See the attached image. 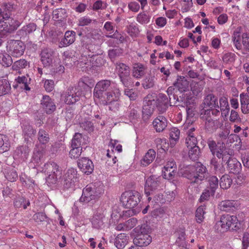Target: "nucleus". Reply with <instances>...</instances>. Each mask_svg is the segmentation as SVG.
<instances>
[{
    "instance_id": "obj_60",
    "label": "nucleus",
    "mask_w": 249,
    "mask_h": 249,
    "mask_svg": "<svg viewBox=\"0 0 249 249\" xmlns=\"http://www.w3.org/2000/svg\"><path fill=\"white\" fill-rule=\"evenodd\" d=\"M64 177L75 182L77 179V171L74 168L69 169L65 173Z\"/></svg>"
},
{
    "instance_id": "obj_53",
    "label": "nucleus",
    "mask_w": 249,
    "mask_h": 249,
    "mask_svg": "<svg viewBox=\"0 0 249 249\" xmlns=\"http://www.w3.org/2000/svg\"><path fill=\"white\" fill-rule=\"evenodd\" d=\"M29 65V62L24 59H20L15 61L13 65L12 69L14 70H17L20 69L25 68Z\"/></svg>"
},
{
    "instance_id": "obj_31",
    "label": "nucleus",
    "mask_w": 249,
    "mask_h": 249,
    "mask_svg": "<svg viewBox=\"0 0 249 249\" xmlns=\"http://www.w3.org/2000/svg\"><path fill=\"white\" fill-rule=\"evenodd\" d=\"M128 237L125 233L119 234L115 238V245L118 249H123L127 244Z\"/></svg>"
},
{
    "instance_id": "obj_57",
    "label": "nucleus",
    "mask_w": 249,
    "mask_h": 249,
    "mask_svg": "<svg viewBox=\"0 0 249 249\" xmlns=\"http://www.w3.org/2000/svg\"><path fill=\"white\" fill-rule=\"evenodd\" d=\"M179 99L177 95H173L172 96V104H173L174 106H181L185 107L187 102H186V99L181 98Z\"/></svg>"
},
{
    "instance_id": "obj_28",
    "label": "nucleus",
    "mask_w": 249,
    "mask_h": 249,
    "mask_svg": "<svg viewBox=\"0 0 249 249\" xmlns=\"http://www.w3.org/2000/svg\"><path fill=\"white\" fill-rule=\"evenodd\" d=\"M204 106L210 108H219L217 98L213 94H208L204 100Z\"/></svg>"
},
{
    "instance_id": "obj_5",
    "label": "nucleus",
    "mask_w": 249,
    "mask_h": 249,
    "mask_svg": "<svg viewBox=\"0 0 249 249\" xmlns=\"http://www.w3.org/2000/svg\"><path fill=\"white\" fill-rule=\"evenodd\" d=\"M25 47L21 40L11 39L7 42V51L12 57H19L23 54Z\"/></svg>"
},
{
    "instance_id": "obj_64",
    "label": "nucleus",
    "mask_w": 249,
    "mask_h": 249,
    "mask_svg": "<svg viewBox=\"0 0 249 249\" xmlns=\"http://www.w3.org/2000/svg\"><path fill=\"white\" fill-rule=\"evenodd\" d=\"M48 176L46 178V181L48 186H52L56 184L58 181V178H60L61 176L47 175Z\"/></svg>"
},
{
    "instance_id": "obj_41",
    "label": "nucleus",
    "mask_w": 249,
    "mask_h": 249,
    "mask_svg": "<svg viewBox=\"0 0 249 249\" xmlns=\"http://www.w3.org/2000/svg\"><path fill=\"white\" fill-rule=\"evenodd\" d=\"M244 217L245 214L242 213L239 214L238 216H235V219H234V231L243 230L244 228Z\"/></svg>"
},
{
    "instance_id": "obj_21",
    "label": "nucleus",
    "mask_w": 249,
    "mask_h": 249,
    "mask_svg": "<svg viewBox=\"0 0 249 249\" xmlns=\"http://www.w3.org/2000/svg\"><path fill=\"white\" fill-rule=\"evenodd\" d=\"M152 124L156 131L157 132H160L167 127V120L163 116L160 115L154 120Z\"/></svg>"
},
{
    "instance_id": "obj_8",
    "label": "nucleus",
    "mask_w": 249,
    "mask_h": 249,
    "mask_svg": "<svg viewBox=\"0 0 249 249\" xmlns=\"http://www.w3.org/2000/svg\"><path fill=\"white\" fill-rule=\"evenodd\" d=\"M160 181L159 178L155 176H151L145 179L144 184V193L146 196L153 194V192L158 189Z\"/></svg>"
},
{
    "instance_id": "obj_34",
    "label": "nucleus",
    "mask_w": 249,
    "mask_h": 249,
    "mask_svg": "<svg viewBox=\"0 0 249 249\" xmlns=\"http://www.w3.org/2000/svg\"><path fill=\"white\" fill-rule=\"evenodd\" d=\"M156 152L153 149H149L141 160V164L146 166L151 163L155 158Z\"/></svg>"
},
{
    "instance_id": "obj_42",
    "label": "nucleus",
    "mask_w": 249,
    "mask_h": 249,
    "mask_svg": "<svg viewBox=\"0 0 249 249\" xmlns=\"http://www.w3.org/2000/svg\"><path fill=\"white\" fill-rule=\"evenodd\" d=\"M10 143L7 136L0 134V153L7 151L10 147Z\"/></svg>"
},
{
    "instance_id": "obj_24",
    "label": "nucleus",
    "mask_w": 249,
    "mask_h": 249,
    "mask_svg": "<svg viewBox=\"0 0 249 249\" xmlns=\"http://www.w3.org/2000/svg\"><path fill=\"white\" fill-rule=\"evenodd\" d=\"M36 130L32 126L29 124H25L23 126V134L24 140L28 144L31 142L33 138L35 137Z\"/></svg>"
},
{
    "instance_id": "obj_38",
    "label": "nucleus",
    "mask_w": 249,
    "mask_h": 249,
    "mask_svg": "<svg viewBox=\"0 0 249 249\" xmlns=\"http://www.w3.org/2000/svg\"><path fill=\"white\" fill-rule=\"evenodd\" d=\"M219 104L220 107H219L220 108L221 115L226 118L228 115L230 110L227 99L225 97H221L219 99Z\"/></svg>"
},
{
    "instance_id": "obj_26",
    "label": "nucleus",
    "mask_w": 249,
    "mask_h": 249,
    "mask_svg": "<svg viewBox=\"0 0 249 249\" xmlns=\"http://www.w3.org/2000/svg\"><path fill=\"white\" fill-rule=\"evenodd\" d=\"M247 91L248 93H242L240 95L241 110L244 114L249 113V87Z\"/></svg>"
},
{
    "instance_id": "obj_36",
    "label": "nucleus",
    "mask_w": 249,
    "mask_h": 249,
    "mask_svg": "<svg viewBox=\"0 0 249 249\" xmlns=\"http://www.w3.org/2000/svg\"><path fill=\"white\" fill-rule=\"evenodd\" d=\"M11 89V85L7 79L0 80V96L10 93Z\"/></svg>"
},
{
    "instance_id": "obj_50",
    "label": "nucleus",
    "mask_w": 249,
    "mask_h": 249,
    "mask_svg": "<svg viewBox=\"0 0 249 249\" xmlns=\"http://www.w3.org/2000/svg\"><path fill=\"white\" fill-rule=\"evenodd\" d=\"M218 121L217 119L212 118L205 121V128L209 131H212L216 129L218 126Z\"/></svg>"
},
{
    "instance_id": "obj_29",
    "label": "nucleus",
    "mask_w": 249,
    "mask_h": 249,
    "mask_svg": "<svg viewBox=\"0 0 249 249\" xmlns=\"http://www.w3.org/2000/svg\"><path fill=\"white\" fill-rule=\"evenodd\" d=\"M30 205L29 200L21 196H17L14 201V206L16 208H23L24 209H26Z\"/></svg>"
},
{
    "instance_id": "obj_15",
    "label": "nucleus",
    "mask_w": 249,
    "mask_h": 249,
    "mask_svg": "<svg viewBox=\"0 0 249 249\" xmlns=\"http://www.w3.org/2000/svg\"><path fill=\"white\" fill-rule=\"evenodd\" d=\"M54 51L50 48H44L40 53L41 61L44 67L49 66L53 62Z\"/></svg>"
},
{
    "instance_id": "obj_23",
    "label": "nucleus",
    "mask_w": 249,
    "mask_h": 249,
    "mask_svg": "<svg viewBox=\"0 0 249 249\" xmlns=\"http://www.w3.org/2000/svg\"><path fill=\"white\" fill-rule=\"evenodd\" d=\"M36 26L34 23H30L24 26L21 29L19 30L17 35L19 36L20 38L24 39L27 36L35 31L36 30Z\"/></svg>"
},
{
    "instance_id": "obj_14",
    "label": "nucleus",
    "mask_w": 249,
    "mask_h": 249,
    "mask_svg": "<svg viewBox=\"0 0 249 249\" xmlns=\"http://www.w3.org/2000/svg\"><path fill=\"white\" fill-rule=\"evenodd\" d=\"M78 166L81 171L85 174H91L94 170L92 161L87 158H81L78 160Z\"/></svg>"
},
{
    "instance_id": "obj_9",
    "label": "nucleus",
    "mask_w": 249,
    "mask_h": 249,
    "mask_svg": "<svg viewBox=\"0 0 249 249\" xmlns=\"http://www.w3.org/2000/svg\"><path fill=\"white\" fill-rule=\"evenodd\" d=\"M232 223V215L224 214L221 217L220 220L216 223L214 229L218 232H224L230 229Z\"/></svg>"
},
{
    "instance_id": "obj_44",
    "label": "nucleus",
    "mask_w": 249,
    "mask_h": 249,
    "mask_svg": "<svg viewBox=\"0 0 249 249\" xmlns=\"http://www.w3.org/2000/svg\"><path fill=\"white\" fill-rule=\"evenodd\" d=\"M231 178L228 175L223 176L220 180V186L223 189H227L230 187L232 184Z\"/></svg>"
},
{
    "instance_id": "obj_16",
    "label": "nucleus",
    "mask_w": 249,
    "mask_h": 249,
    "mask_svg": "<svg viewBox=\"0 0 249 249\" xmlns=\"http://www.w3.org/2000/svg\"><path fill=\"white\" fill-rule=\"evenodd\" d=\"M42 172L47 175L61 176L62 170L54 162H49L45 163L42 167Z\"/></svg>"
},
{
    "instance_id": "obj_54",
    "label": "nucleus",
    "mask_w": 249,
    "mask_h": 249,
    "mask_svg": "<svg viewBox=\"0 0 249 249\" xmlns=\"http://www.w3.org/2000/svg\"><path fill=\"white\" fill-rule=\"evenodd\" d=\"M208 182L209 183V189L212 191L213 190L214 192H215V190L217 188L218 186V179L214 176H210L208 178Z\"/></svg>"
},
{
    "instance_id": "obj_52",
    "label": "nucleus",
    "mask_w": 249,
    "mask_h": 249,
    "mask_svg": "<svg viewBox=\"0 0 249 249\" xmlns=\"http://www.w3.org/2000/svg\"><path fill=\"white\" fill-rule=\"evenodd\" d=\"M226 149H227L226 144L225 145L224 142H222L221 143L218 142L216 148L214 150V153H213L212 154L213 156L215 155L218 159H220L223 155V153L224 152V150Z\"/></svg>"
},
{
    "instance_id": "obj_18",
    "label": "nucleus",
    "mask_w": 249,
    "mask_h": 249,
    "mask_svg": "<svg viewBox=\"0 0 249 249\" xmlns=\"http://www.w3.org/2000/svg\"><path fill=\"white\" fill-rule=\"evenodd\" d=\"M173 85L180 93L185 92L189 90V81L183 76L178 75Z\"/></svg>"
},
{
    "instance_id": "obj_40",
    "label": "nucleus",
    "mask_w": 249,
    "mask_h": 249,
    "mask_svg": "<svg viewBox=\"0 0 249 249\" xmlns=\"http://www.w3.org/2000/svg\"><path fill=\"white\" fill-rule=\"evenodd\" d=\"M180 131L177 127H173L170 132V144L172 147L175 145L179 139Z\"/></svg>"
},
{
    "instance_id": "obj_61",
    "label": "nucleus",
    "mask_w": 249,
    "mask_h": 249,
    "mask_svg": "<svg viewBox=\"0 0 249 249\" xmlns=\"http://www.w3.org/2000/svg\"><path fill=\"white\" fill-rule=\"evenodd\" d=\"M204 208L203 206H199L196 210V218L197 223H201L204 220V214L205 213Z\"/></svg>"
},
{
    "instance_id": "obj_19",
    "label": "nucleus",
    "mask_w": 249,
    "mask_h": 249,
    "mask_svg": "<svg viewBox=\"0 0 249 249\" xmlns=\"http://www.w3.org/2000/svg\"><path fill=\"white\" fill-rule=\"evenodd\" d=\"M16 9V6L11 3H4L0 8V18L3 19L10 18L12 12Z\"/></svg>"
},
{
    "instance_id": "obj_13",
    "label": "nucleus",
    "mask_w": 249,
    "mask_h": 249,
    "mask_svg": "<svg viewBox=\"0 0 249 249\" xmlns=\"http://www.w3.org/2000/svg\"><path fill=\"white\" fill-rule=\"evenodd\" d=\"M99 198L94 192V187L91 184L88 185L83 189L82 195L79 199L80 201L88 203L92 200Z\"/></svg>"
},
{
    "instance_id": "obj_12",
    "label": "nucleus",
    "mask_w": 249,
    "mask_h": 249,
    "mask_svg": "<svg viewBox=\"0 0 249 249\" xmlns=\"http://www.w3.org/2000/svg\"><path fill=\"white\" fill-rule=\"evenodd\" d=\"M155 102H156V108L160 114H162L166 112L170 101L168 97L165 94L160 93L158 99L155 100Z\"/></svg>"
},
{
    "instance_id": "obj_49",
    "label": "nucleus",
    "mask_w": 249,
    "mask_h": 249,
    "mask_svg": "<svg viewBox=\"0 0 249 249\" xmlns=\"http://www.w3.org/2000/svg\"><path fill=\"white\" fill-rule=\"evenodd\" d=\"M233 207V202L232 200H225L222 201L219 204V208L221 211L229 212Z\"/></svg>"
},
{
    "instance_id": "obj_32",
    "label": "nucleus",
    "mask_w": 249,
    "mask_h": 249,
    "mask_svg": "<svg viewBox=\"0 0 249 249\" xmlns=\"http://www.w3.org/2000/svg\"><path fill=\"white\" fill-rule=\"evenodd\" d=\"M105 216L103 213L97 212L92 219V225L95 229H100L103 225V218Z\"/></svg>"
},
{
    "instance_id": "obj_46",
    "label": "nucleus",
    "mask_w": 249,
    "mask_h": 249,
    "mask_svg": "<svg viewBox=\"0 0 249 249\" xmlns=\"http://www.w3.org/2000/svg\"><path fill=\"white\" fill-rule=\"evenodd\" d=\"M155 84V76L151 74H149L145 77L142 83V85L144 89H148L152 88Z\"/></svg>"
},
{
    "instance_id": "obj_58",
    "label": "nucleus",
    "mask_w": 249,
    "mask_h": 249,
    "mask_svg": "<svg viewBox=\"0 0 249 249\" xmlns=\"http://www.w3.org/2000/svg\"><path fill=\"white\" fill-rule=\"evenodd\" d=\"M207 107L204 106V107L201 110L200 113V118L205 121L213 118L212 117V111L211 108L208 109Z\"/></svg>"
},
{
    "instance_id": "obj_10",
    "label": "nucleus",
    "mask_w": 249,
    "mask_h": 249,
    "mask_svg": "<svg viewBox=\"0 0 249 249\" xmlns=\"http://www.w3.org/2000/svg\"><path fill=\"white\" fill-rule=\"evenodd\" d=\"M232 140H233V136L232 135H231L227 140L226 142V147L227 150L224 152L223 153V155L222 156V163L223 162H225V164H227L228 167L232 169V166L233 164L232 163V160L231 157V155L232 154Z\"/></svg>"
},
{
    "instance_id": "obj_7",
    "label": "nucleus",
    "mask_w": 249,
    "mask_h": 249,
    "mask_svg": "<svg viewBox=\"0 0 249 249\" xmlns=\"http://www.w3.org/2000/svg\"><path fill=\"white\" fill-rule=\"evenodd\" d=\"M112 81L109 80H102L98 82L93 90V96L98 99H102L106 96V93L111 89Z\"/></svg>"
},
{
    "instance_id": "obj_22",
    "label": "nucleus",
    "mask_w": 249,
    "mask_h": 249,
    "mask_svg": "<svg viewBox=\"0 0 249 249\" xmlns=\"http://www.w3.org/2000/svg\"><path fill=\"white\" fill-rule=\"evenodd\" d=\"M29 152L30 149L28 145L19 146L15 151L14 157L15 159L25 160L27 159Z\"/></svg>"
},
{
    "instance_id": "obj_39",
    "label": "nucleus",
    "mask_w": 249,
    "mask_h": 249,
    "mask_svg": "<svg viewBox=\"0 0 249 249\" xmlns=\"http://www.w3.org/2000/svg\"><path fill=\"white\" fill-rule=\"evenodd\" d=\"M139 108L135 107L133 105L130 106L127 110L128 117L130 120H137L140 117Z\"/></svg>"
},
{
    "instance_id": "obj_11",
    "label": "nucleus",
    "mask_w": 249,
    "mask_h": 249,
    "mask_svg": "<svg viewBox=\"0 0 249 249\" xmlns=\"http://www.w3.org/2000/svg\"><path fill=\"white\" fill-rule=\"evenodd\" d=\"M156 102L155 100H145L142 107V117L144 121H148L152 115Z\"/></svg>"
},
{
    "instance_id": "obj_56",
    "label": "nucleus",
    "mask_w": 249,
    "mask_h": 249,
    "mask_svg": "<svg viewBox=\"0 0 249 249\" xmlns=\"http://www.w3.org/2000/svg\"><path fill=\"white\" fill-rule=\"evenodd\" d=\"M90 184L92 187H94V192L96 193V195H97L99 197L101 196V195L104 193V185L100 181H97Z\"/></svg>"
},
{
    "instance_id": "obj_45",
    "label": "nucleus",
    "mask_w": 249,
    "mask_h": 249,
    "mask_svg": "<svg viewBox=\"0 0 249 249\" xmlns=\"http://www.w3.org/2000/svg\"><path fill=\"white\" fill-rule=\"evenodd\" d=\"M38 140L42 144H46L50 140L49 134L44 129H40L38 132Z\"/></svg>"
},
{
    "instance_id": "obj_48",
    "label": "nucleus",
    "mask_w": 249,
    "mask_h": 249,
    "mask_svg": "<svg viewBox=\"0 0 249 249\" xmlns=\"http://www.w3.org/2000/svg\"><path fill=\"white\" fill-rule=\"evenodd\" d=\"M80 127L83 130L90 133L94 130L93 124L89 120H85L79 123Z\"/></svg>"
},
{
    "instance_id": "obj_25",
    "label": "nucleus",
    "mask_w": 249,
    "mask_h": 249,
    "mask_svg": "<svg viewBox=\"0 0 249 249\" xmlns=\"http://www.w3.org/2000/svg\"><path fill=\"white\" fill-rule=\"evenodd\" d=\"M76 33L73 31H67L65 33L64 37L60 42V46H67L72 44L75 40Z\"/></svg>"
},
{
    "instance_id": "obj_3",
    "label": "nucleus",
    "mask_w": 249,
    "mask_h": 249,
    "mask_svg": "<svg viewBox=\"0 0 249 249\" xmlns=\"http://www.w3.org/2000/svg\"><path fill=\"white\" fill-rule=\"evenodd\" d=\"M141 195L136 191H129L123 193L120 197V201L126 208L132 209L140 202Z\"/></svg>"
},
{
    "instance_id": "obj_17",
    "label": "nucleus",
    "mask_w": 249,
    "mask_h": 249,
    "mask_svg": "<svg viewBox=\"0 0 249 249\" xmlns=\"http://www.w3.org/2000/svg\"><path fill=\"white\" fill-rule=\"evenodd\" d=\"M41 104L42 108L47 114H50L56 109V106L53 100L48 95L43 96Z\"/></svg>"
},
{
    "instance_id": "obj_43",
    "label": "nucleus",
    "mask_w": 249,
    "mask_h": 249,
    "mask_svg": "<svg viewBox=\"0 0 249 249\" xmlns=\"http://www.w3.org/2000/svg\"><path fill=\"white\" fill-rule=\"evenodd\" d=\"M53 17L55 19L62 21L67 17V11L62 8L56 9L53 11Z\"/></svg>"
},
{
    "instance_id": "obj_30",
    "label": "nucleus",
    "mask_w": 249,
    "mask_h": 249,
    "mask_svg": "<svg viewBox=\"0 0 249 249\" xmlns=\"http://www.w3.org/2000/svg\"><path fill=\"white\" fill-rule=\"evenodd\" d=\"M146 67L140 63H136L134 65L132 75L136 78H140L145 74Z\"/></svg>"
},
{
    "instance_id": "obj_27",
    "label": "nucleus",
    "mask_w": 249,
    "mask_h": 249,
    "mask_svg": "<svg viewBox=\"0 0 249 249\" xmlns=\"http://www.w3.org/2000/svg\"><path fill=\"white\" fill-rule=\"evenodd\" d=\"M5 25H7L5 32L8 33H12L16 31L19 26L20 23L18 20H15L10 17V18L4 19Z\"/></svg>"
},
{
    "instance_id": "obj_37",
    "label": "nucleus",
    "mask_w": 249,
    "mask_h": 249,
    "mask_svg": "<svg viewBox=\"0 0 249 249\" xmlns=\"http://www.w3.org/2000/svg\"><path fill=\"white\" fill-rule=\"evenodd\" d=\"M189 149L188 156L190 159L194 161L198 160L201 153L200 148L197 145H194Z\"/></svg>"
},
{
    "instance_id": "obj_6",
    "label": "nucleus",
    "mask_w": 249,
    "mask_h": 249,
    "mask_svg": "<svg viewBox=\"0 0 249 249\" xmlns=\"http://www.w3.org/2000/svg\"><path fill=\"white\" fill-rule=\"evenodd\" d=\"M81 88L77 87H69L67 90L63 93L62 96L64 101L68 105H72L78 101L82 94Z\"/></svg>"
},
{
    "instance_id": "obj_33",
    "label": "nucleus",
    "mask_w": 249,
    "mask_h": 249,
    "mask_svg": "<svg viewBox=\"0 0 249 249\" xmlns=\"http://www.w3.org/2000/svg\"><path fill=\"white\" fill-rule=\"evenodd\" d=\"M94 85V81L93 79L89 77H83L79 80L77 87L86 89L88 88H91Z\"/></svg>"
},
{
    "instance_id": "obj_1",
    "label": "nucleus",
    "mask_w": 249,
    "mask_h": 249,
    "mask_svg": "<svg viewBox=\"0 0 249 249\" xmlns=\"http://www.w3.org/2000/svg\"><path fill=\"white\" fill-rule=\"evenodd\" d=\"M182 175L192 182L196 183L205 179H208L209 177V173L206 167L200 162L187 166Z\"/></svg>"
},
{
    "instance_id": "obj_2",
    "label": "nucleus",
    "mask_w": 249,
    "mask_h": 249,
    "mask_svg": "<svg viewBox=\"0 0 249 249\" xmlns=\"http://www.w3.org/2000/svg\"><path fill=\"white\" fill-rule=\"evenodd\" d=\"M150 229L146 224H143L136 227L134 230L136 233L133 239L135 246L138 247H146L152 242V237L149 234Z\"/></svg>"
},
{
    "instance_id": "obj_47",
    "label": "nucleus",
    "mask_w": 249,
    "mask_h": 249,
    "mask_svg": "<svg viewBox=\"0 0 249 249\" xmlns=\"http://www.w3.org/2000/svg\"><path fill=\"white\" fill-rule=\"evenodd\" d=\"M242 29V27L240 26L234 31V46L238 50H240L242 48V44L241 43L242 37H241L240 34Z\"/></svg>"
},
{
    "instance_id": "obj_63",
    "label": "nucleus",
    "mask_w": 249,
    "mask_h": 249,
    "mask_svg": "<svg viewBox=\"0 0 249 249\" xmlns=\"http://www.w3.org/2000/svg\"><path fill=\"white\" fill-rule=\"evenodd\" d=\"M123 53V51L120 48H116L108 51V54L110 59H114L122 55Z\"/></svg>"
},
{
    "instance_id": "obj_4",
    "label": "nucleus",
    "mask_w": 249,
    "mask_h": 249,
    "mask_svg": "<svg viewBox=\"0 0 249 249\" xmlns=\"http://www.w3.org/2000/svg\"><path fill=\"white\" fill-rule=\"evenodd\" d=\"M116 70L121 82L125 87H129L132 84L129 67L123 63H117Z\"/></svg>"
},
{
    "instance_id": "obj_20",
    "label": "nucleus",
    "mask_w": 249,
    "mask_h": 249,
    "mask_svg": "<svg viewBox=\"0 0 249 249\" xmlns=\"http://www.w3.org/2000/svg\"><path fill=\"white\" fill-rule=\"evenodd\" d=\"M31 79L29 75L27 74L25 76H18L16 81L17 84L14 85L13 87L15 89L19 87L20 89H23L26 90H30V88L29 85L31 83Z\"/></svg>"
},
{
    "instance_id": "obj_59",
    "label": "nucleus",
    "mask_w": 249,
    "mask_h": 249,
    "mask_svg": "<svg viewBox=\"0 0 249 249\" xmlns=\"http://www.w3.org/2000/svg\"><path fill=\"white\" fill-rule=\"evenodd\" d=\"M215 192L208 188H207L204 190L202 193L199 199V201L201 203L206 200H208L211 196L214 195Z\"/></svg>"
},
{
    "instance_id": "obj_35",
    "label": "nucleus",
    "mask_w": 249,
    "mask_h": 249,
    "mask_svg": "<svg viewBox=\"0 0 249 249\" xmlns=\"http://www.w3.org/2000/svg\"><path fill=\"white\" fill-rule=\"evenodd\" d=\"M0 64L5 67H9L13 64L12 56L5 52L0 53Z\"/></svg>"
},
{
    "instance_id": "obj_55",
    "label": "nucleus",
    "mask_w": 249,
    "mask_h": 249,
    "mask_svg": "<svg viewBox=\"0 0 249 249\" xmlns=\"http://www.w3.org/2000/svg\"><path fill=\"white\" fill-rule=\"evenodd\" d=\"M82 135L80 133H76L71 140V146L81 147L82 142Z\"/></svg>"
},
{
    "instance_id": "obj_62",
    "label": "nucleus",
    "mask_w": 249,
    "mask_h": 249,
    "mask_svg": "<svg viewBox=\"0 0 249 249\" xmlns=\"http://www.w3.org/2000/svg\"><path fill=\"white\" fill-rule=\"evenodd\" d=\"M71 147L72 149L69 153L70 157L73 159L78 158L82 153V147L76 146H71Z\"/></svg>"
},
{
    "instance_id": "obj_51",
    "label": "nucleus",
    "mask_w": 249,
    "mask_h": 249,
    "mask_svg": "<svg viewBox=\"0 0 249 249\" xmlns=\"http://www.w3.org/2000/svg\"><path fill=\"white\" fill-rule=\"evenodd\" d=\"M104 105H107L111 104L115 100V94L112 90H109L106 93V96L102 99H100Z\"/></svg>"
}]
</instances>
